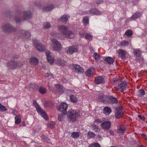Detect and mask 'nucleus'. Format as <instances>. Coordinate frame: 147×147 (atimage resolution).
<instances>
[{"mask_svg":"<svg viewBox=\"0 0 147 147\" xmlns=\"http://www.w3.org/2000/svg\"><path fill=\"white\" fill-rule=\"evenodd\" d=\"M85 74L86 76H90L92 74V72L91 69H88L85 72Z\"/></svg>","mask_w":147,"mask_h":147,"instance_id":"obj_35","label":"nucleus"},{"mask_svg":"<svg viewBox=\"0 0 147 147\" xmlns=\"http://www.w3.org/2000/svg\"><path fill=\"white\" fill-rule=\"evenodd\" d=\"M105 61L109 64H112L114 62V60L110 57H107L105 59Z\"/></svg>","mask_w":147,"mask_h":147,"instance_id":"obj_24","label":"nucleus"},{"mask_svg":"<svg viewBox=\"0 0 147 147\" xmlns=\"http://www.w3.org/2000/svg\"><path fill=\"white\" fill-rule=\"evenodd\" d=\"M52 42L53 44V49L54 51H59L61 49V45L57 40L53 39L52 40Z\"/></svg>","mask_w":147,"mask_h":147,"instance_id":"obj_6","label":"nucleus"},{"mask_svg":"<svg viewBox=\"0 0 147 147\" xmlns=\"http://www.w3.org/2000/svg\"><path fill=\"white\" fill-rule=\"evenodd\" d=\"M125 129L123 125H121L117 129V133L119 135H123L124 133Z\"/></svg>","mask_w":147,"mask_h":147,"instance_id":"obj_21","label":"nucleus"},{"mask_svg":"<svg viewBox=\"0 0 147 147\" xmlns=\"http://www.w3.org/2000/svg\"><path fill=\"white\" fill-rule=\"evenodd\" d=\"M145 94V92L142 89H140L138 90V96H144Z\"/></svg>","mask_w":147,"mask_h":147,"instance_id":"obj_33","label":"nucleus"},{"mask_svg":"<svg viewBox=\"0 0 147 147\" xmlns=\"http://www.w3.org/2000/svg\"><path fill=\"white\" fill-rule=\"evenodd\" d=\"M142 137H143L145 138H146V136L145 134H142Z\"/></svg>","mask_w":147,"mask_h":147,"instance_id":"obj_57","label":"nucleus"},{"mask_svg":"<svg viewBox=\"0 0 147 147\" xmlns=\"http://www.w3.org/2000/svg\"><path fill=\"white\" fill-rule=\"evenodd\" d=\"M15 20H16V22L17 23H19L21 21L20 19L19 18H18V17L16 18Z\"/></svg>","mask_w":147,"mask_h":147,"instance_id":"obj_54","label":"nucleus"},{"mask_svg":"<svg viewBox=\"0 0 147 147\" xmlns=\"http://www.w3.org/2000/svg\"><path fill=\"white\" fill-rule=\"evenodd\" d=\"M46 76L49 77L50 78H53L54 77L53 76V74L50 73H47L46 75Z\"/></svg>","mask_w":147,"mask_h":147,"instance_id":"obj_51","label":"nucleus"},{"mask_svg":"<svg viewBox=\"0 0 147 147\" xmlns=\"http://www.w3.org/2000/svg\"><path fill=\"white\" fill-rule=\"evenodd\" d=\"M102 121L98 119H96L94 121L95 123H100Z\"/></svg>","mask_w":147,"mask_h":147,"instance_id":"obj_52","label":"nucleus"},{"mask_svg":"<svg viewBox=\"0 0 147 147\" xmlns=\"http://www.w3.org/2000/svg\"><path fill=\"white\" fill-rule=\"evenodd\" d=\"M71 67L72 69H74L76 72L78 74L82 73L84 71V69L78 65L73 64L71 66Z\"/></svg>","mask_w":147,"mask_h":147,"instance_id":"obj_9","label":"nucleus"},{"mask_svg":"<svg viewBox=\"0 0 147 147\" xmlns=\"http://www.w3.org/2000/svg\"><path fill=\"white\" fill-rule=\"evenodd\" d=\"M110 134L111 135H113V131H110Z\"/></svg>","mask_w":147,"mask_h":147,"instance_id":"obj_58","label":"nucleus"},{"mask_svg":"<svg viewBox=\"0 0 147 147\" xmlns=\"http://www.w3.org/2000/svg\"><path fill=\"white\" fill-rule=\"evenodd\" d=\"M134 54L137 57H140L141 55V53L139 49H135L133 51Z\"/></svg>","mask_w":147,"mask_h":147,"instance_id":"obj_30","label":"nucleus"},{"mask_svg":"<svg viewBox=\"0 0 147 147\" xmlns=\"http://www.w3.org/2000/svg\"><path fill=\"white\" fill-rule=\"evenodd\" d=\"M111 108L108 107H105L104 109V113L106 115H108L111 113Z\"/></svg>","mask_w":147,"mask_h":147,"instance_id":"obj_26","label":"nucleus"},{"mask_svg":"<svg viewBox=\"0 0 147 147\" xmlns=\"http://www.w3.org/2000/svg\"><path fill=\"white\" fill-rule=\"evenodd\" d=\"M98 137L99 138H101V136L100 135H98Z\"/></svg>","mask_w":147,"mask_h":147,"instance_id":"obj_61","label":"nucleus"},{"mask_svg":"<svg viewBox=\"0 0 147 147\" xmlns=\"http://www.w3.org/2000/svg\"><path fill=\"white\" fill-rule=\"evenodd\" d=\"M24 63L23 62H17L13 61L7 63V65L9 66L10 68L14 69L17 68L21 66V65H23Z\"/></svg>","mask_w":147,"mask_h":147,"instance_id":"obj_5","label":"nucleus"},{"mask_svg":"<svg viewBox=\"0 0 147 147\" xmlns=\"http://www.w3.org/2000/svg\"><path fill=\"white\" fill-rule=\"evenodd\" d=\"M32 13L29 11H25L22 13V18L24 20H26L30 18L31 17Z\"/></svg>","mask_w":147,"mask_h":147,"instance_id":"obj_14","label":"nucleus"},{"mask_svg":"<svg viewBox=\"0 0 147 147\" xmlns=\"http://www.w3.org/2000/svg\"><path fill=\"white\" fill-rule=\"evenodd\" d=\"M80 35L81 36L84 35V34H82L81 33H80Z\"/></svg>","mask_w":147,"mask_h":147,"instance_id":"obj_62","label":"nucleus"},{"mask_svg":"<svg viewBox=\"0 0 147 147\" xmlns=\"http://www.w3.org/2000/svg\"><path fill=\"white\" fill-rule=\"evenodd\" d=\"M94 11H95V12L93 13L94 15H100L102 14V13L100 11H99L96 9L94 10Z\"/></svg>","mask_w":147,"mask_h":147,"instance_id":"obj_47","label":"nucleus"},{"mask_svg":"<svg viewBox=\"0 0 147 147\" xmlns=\"http://www.w3.org/2000/svg\"><path fill=\"white\" fill-rule=\"evenodd\" d=\"M105 96L101 95L99 96V97L98 98V99L100 101H104L105 100Z\"/></svg>","mask_w":147,"mask_h":147,"instance_id":"obj_45","label":"nucleus"},{"mask_svg":"<svg viewBox=\"0 0 147 147\" xmlns=\"http://www.w3.org/2000/svg\"><path fill=\"white\" fill-rule=\"evenodd\" d=\"M12 113L13 115H15L17 113V112L15 110H13Z\"/></svg>","mask_w":147,"mask_h":147,"instance_id":"obj_56","label":"nucleus"},{"mask_svg":"<svg viewBox=\"0 0 147 147\" xmlns=\"http://www.w3.org/2000/svg\"><path fill=\"white\" fill-rule=\"evenodd\" d=\"M101 127L104 129H109L111 126V123L109 121H106L103 122L101 124Z\"/></svg>","mask_w":147,"mask_h":147,"instance_id":"obj_16","label":"nucleus"},{"mask_svg":"<svg viewBox=\"0 0 147 147\" xmlns=\"http://www.w3.org/2000/svg\"><path fill=\"white\" fill-rule=\"evenodd\" d=\"M95 82L98 84H102L105 83V80L102 76H99L95 78Z\"/></svg>","mask_w":147,"mask_h":147,"instance_id":"obj_17","label":"nucleus"},{"mask_svg":"<svg viewBox=\"0 0 147 147\" xmlns=\"http://www.w3.org/2000/svg\"><path fill=\"white\" fill-rule=\"evenodd\" d=\"M55 63L57 64L63 66L65 63V61L62 60L61 58H58L57 60L56 61Z\"/></svg>","mask_w":147,"mask_h":147,"instance_id":"obj_28","label":"nucleus"},{"mask_svg":"<svg viewBox=\"0 0 147 147\" xmlns=\"http://www.w3.org/2000/svg\"><path fill=\"white\" fill-rule=\"evenodd\" d=\"M127 86V84L126 82H123L117 85V89L120 91H123L126 89Z\"/></svg>","mask_w":147,"mask_h":147,"instance_id":"obj_11","label":"nucleus"},{"mask_svg":"<svg viewBox=\"0 0 147 147\" xmlns=\"http://www.w3.org/2000/svg\"><path fill=\"white\" fill-rule=\"evenodd\" d=\"M30 61L31 64L34 65H36L38 63V59L34 57L30 58Z\"/></svg>","mask_w":147,"mask_h":147,"instance_id":"obj_23","label":"nucleus"},{"mask_svg":"<svg viewBox=\"0 0 147 147\" xmlns=\"http://www.w3.org/2000/svg\"><path fill=\"white\" fill-rule=\"evenodd\" d=\"M33 43L38 51L42 52L46 50L45 46L42 43L38 42V40L37 39H33Z\"/></svg>","mask_w":147,"mask_h":147,"instance_id":"obj_4","label":"nucleus"},{"mask_svg":"<svg viewBox=\"0 0 147 147\" xmlns=\"http://www.w3.org/2000/svg\"><path fill=\"white\" fill-rule=\"evenodd\" d=\"M2 29L4 31L9 32L14 31L16 30V28L9 24H7L3 26L2 27Z\"/></svg>","mask_w":147,"mask_h":147,"instance_id":"obj_10","label":"nucleus"},{"mask_svg":"<svg viewBox=\"0 0 147 147\" xmlns=\"http://www.w3.org/2000/svg\"><path fill=\"white\" fill-rule=\"evenodd\" d=\"M138 147H143V146H140Z\"/></svg>","mask_w":147,"mask_h":147,"instance_id":"obj_63","label":"nucleus"},{"mask_svg":"<svg viewBox=\"0 0 147 147\" xmlns=\"http://www.w3.org/2000/svg\"><path fill=\"white\" fill-rule=\"evenodd\" d=\"M92 129L93 130H95V131L98 132L99 131V129L98 127L96 125H92Z\"/></svg>","mask_w":147,"mask_h":147,"instance_id":"obj_42","label":"nucleus"},{"mask_svg":"<svg viewBox=\"0 0 147 147\" xmlns=\"http://www.w3.org/2000/svg\"><path fill=\"white\" fill-rule=\"evenodd\" d=\"M44 26L45 28L47 29L51 28V26L49 23L46 22L45 23Z\"/></svg>","mask_w":147,"mask_h":147,"instance_id":"obj_46","label":"nucleus"},{"mask_svg":"<svg viewBox=\"0 0 147 147\" xmlns=\"http://www.w3.org/2000/svg\"><path fill=\"white\" fill-rule=\"evenodd\" d=\"M55 124L54 122H52L51 123H50L49 125V127L52 128L53 127Z\"/></svg>","mask_w":147,"mask_h":147,"instance_id":"obj_50","label":"nucleus"},{"mask_svg":"<svg viewBox=\"0 0 147 147\" xmlns=\"http://www.w3.org/2000/svg\"><path fill=\"white\" fill-rule=\"evenodd\" d=\"M48 86H49V89H50V90H52V89H51V88H50V86H49V85H48Z\"/></svg>","mask_w":147,"mask_h":147,"instance_id":"obj_60","label":"nucleus"},{"mask_svg":"<svg viewBox=\"0 0 147 147\" xmlns=\"http://www.w3.org/2000/svg\"><path fill=\"white\" fill-rule=\"evenodd\" d=\"M101 56L97 53H95L93 55V57L96 60H97L99 58H100Z\"/></svg>","mask_w":147,"mask_h":147,"instance_id":"obj_39","label":"nucleus"},{"mask_svg":"<svg viewBox=\"0 0 147 147\" xmlns=\"http://www.w3.org/2000/svg\"><path fill=\"white\" fill-rule=\"evenodd\" d=\"M54 8V5L53 4H51L42 7V10L44 11H51Z\"/></svg>","mask_w":147,"mask_h":147,"instance_id":"obj_19","label":"nucleus"},{"mask_svg":"<svg viewBox=\"0 0 147 147\" xmlns=\"http://www.w3.org/2000/svg\"><path fill=\"white\" fill-rule=\"evenodd\" d=\"M115 115L117 119H119L123 114L122 108L121 106H119L115 109Z\"/></svg>","mask_w":147,"mask_h":147,"instance_id":"obj_8","label":"nucleus"},{"mask_svg":"<svg viewBox=\"0 0 147 147\" xmlns=\"http://www.w3.org/2000/svg\"><path fill=\"white\" fill-rule=\"evenodd\" d=\"M39 90L40 92L42 94H45L46 92V90L45 88L42 87H40L39 88Z\"/></svg>","mask_w":147,"mask_h":147,"instance_id":"obj_43","label":"nucleus"},{"mask_svg":"<svg viewBox=\"0 0 147 147\" xmlns=\"http://www.w3.org/2000/svg\"><path fill=\"white\" fill-rule=\"evenodd\" d=\"M23 125L24 126L25 125V124L24 123H23Z\"/></svg>","mask_w":147,"mask_h":147,"instance_id":"obj_64","label":"nucleus"},{"mask_svg":"<svg viewBox=\"0 0 147 147\" xmlns=\"http://www.w3.org/2000/svg\"><path fill=\"white\" fill-rule=\"evenodd\" d=\"M85 37L86 39L89 40H91L92 38V35L89 34H86Z\"/></svg>","mask_w":147,"mask_h":147,"instance_id":"obj_38","label":"nucleus"},{"mask_svg":"<svg viewBox=\"0 0 147 147\" xmlns=\"http://www.w3.org/2000/svg\"><path fill=\"white\" fill-rule=\"evenodd\" d=\"M118 52L119 55L122 58H124L126 52L124 50L122 49H119L118 50Z\"/></svg>","mask_w":147,"mask_h":147,"instance_id":"obj_29","label":"nucleus"},{"mask_svg":"<svg viewBox=\"0 0 147 147\" xmlns=\"http://www.w3.org/2000/svg\"><path fill=\"white\" fill-rule=\"evenodd\" d=\"M15 123L16 124H19L21 122V117L20 115H16L15 118Z\"/></svg>","mask_w":147,"mask_h":147,"instance_id":"obj_32","label":"nucleus"},{"mask_svg":"<svg viewBox=\"0 0 147 147\" xmlns=\"http://www.w3.org/2000/svg\"><path fill=\"white\" fill-rule=\"evenodd\" d=\"M7 110V109L4 106L1 105L0 103V111L1 112H4Z\"/></svg>","mask_w":147,"mask_h":147,"instance_id":"obj_40","label":"nucleus"},{"mask_svg":"<svg viewBox=\"0 0 147 147\" xmlns=\"http://www.w3.org/2000/svg\"><path fill=\"white\" fill-rule=\"evenodd\" d=\"M70 101L73 103H76L78 100V98L76 96L72 95L70 96Z\"/></svg>","mask_w":147,"mask_h":147,"instance_id":"obj_27","label":"nucleus"},{"mask_svg":"<svg viewBox=\"0 0 147 147\" xmlns=\"http://www.w3.org/2000/svg\"><path fill=\"white\" fill-rule=\"evenodd\" d=\"M70 17V16L69 15H64L61 18H59V20L63 23L66 22Z\"/></svg>","mask_w":147,"mask_h":147,"instance_id":"obj_22","label":"nucleus"},{"mask_svg":"<svg viewBox=\"0 0 147 147\" xmlns=\"http://www.w3.org/2000/svg\"><path fill=\"white\" fill-rule=\"evenodd\" d=\"M133 34L132 31L131 30H127L125 33V34L127 36H131Z\"/></svg>","mask_w":147,"mask_h":147,"instance_id":"obj_41","label":"nucleus"},{"mask_svg":"<svg viewBox=\"0 0 147 147\" xmlns=\"http://www.w3.org/2000/svg\"><path fill=\"white\" fill-rule=\"evenodd\" d=\"M67 116L68 119L70 122H73L80 116V114L78 111L71 109L68 111Z\"/></svg>","mask_w":147,"mask_h":147,"instance_id":"obj_2","label":"nucleus"},{"mask_svg":"<svg viewBox=\"0 0 147 147\" xmlns=\"http://www.w3.org/2000/svg\"><path fill=\"white\" fill-rule=\"evenodd\" d=\"M79 134L76 131L72 132L71 134V136L74 139L78 138L79 137Z\"/></svg>","mask_w":147,"mask_h":147,"instance_id":"obj_31","label":"nucleus"},{"mask_svg":"<svg viewBox=\"0 0 147 147\" xmlns=\"http://www.w3.org/2000/svg\"><path fill=\"white\" fill-rule=\"evenodd\" d=\"M57 93L59 94H62L64 91V88L59 84H55Z\"/></svg>","mask_w":147,"mask_h":147,"instance_id":"obj_18","label":"nucleus"},{"mask_svg":"<svg viewBox=\"0 0 147 147\" xmlns=\"http://www.w3.org/2000/svg\"><path fill=\"white\" fill-rule=\"evenodd\" d=\"M109 104H113L117 103V100L116 98L112 96L110 97L109 100Z\"/></svg>","mask_w":147,"mask_h":147,"instance_id":"obj_25","label":"nucleus"},{"mask_svg":"<svg viewBox=\"0 0 147 147\" xmlns=\"http://www.w3.org/2000/svg\"><path fill=\"white\" fill-rule=\"evenodd\" d=\"M129 44V42L127 41H123L121 42L119 45L123 47L127 46Z\"/></svg>","mask_w":147,"mask_h":147,"instance_id":"obj_36","label":"nucleus"},{"mask_svg":"<svg viewBox=\"0 0 147 147\" xmlns=\"http://www.w3.org/2000/svg\"><path fill=\"white\" fill-rule=\"evenodd\" d=\"M33 102L38 113L46 120H48V117L47 114L44 111L41 109V107L37 102L35 100H34Z\"/></svg>","mask_w":147,"mask_h":147,"instance_id":"obj_3","label":"nucleus"},{"mask_svg":"<svg viewBox=\"0 0 147 147\" xmlns=\"http://www.w3.org/2000/svg\"><path fill=\"white\" fill-rule=\"evenodd\" d=\"M78 49V47L76 46H71L67 50L66 53L67 54L71 55L74 53L77 52Z\"/></svg>","mask_w":147,"mask_h":147,"instance_id":"obj_12","label":"nucleus"},{"mask_svg":"<svg viewBox=\"0 0 147 147\" xmlns=\"http://www.w3.org/2000/svg\"><path fill=\"white\" fill-rule=\"evenodd\" d=\"M113 81L115 84H117V83H119V82L118 81V80L117 78H115L113 79Z\"/></svg>","mask_w":147,"mask_h":147,"instance_id":"obj_53","label":"nucleus"},{"mask_svg":"<svg viewBox=\"0 0 147 147\" xmlns=\"http://www.w3.org/2000/svg\"><path fill=\"white\" fill-rule=\"evenodd\" d=\"M142 15V13L140 12H136L129 19V21L132 20H135L140 17Z\"/></svg>","mask_w":147,"mask_h":147,"instance_id":"obj_20","label":"nucleus"},{"mask_svg":"<svg viewBox=\"0 0 147 147\" xmlns=\"http://www.w3.org/2000/svg\"><path fill=\"white\" fill-rule=\"evenodd\" d=\"M94 9H92L90 10L89 11H88L87 12H86L85 14H92L93 15H94V13H93L95 12V11L94 10Z\"/></svg>","mask_w":147,"mask_h":147,"instance_id":"obj_49","label":"nucleus"},{"mask_svg":"<svg viewBox=\"0 0 147 147\" xmlns=\"http://www.w3.org/2000/svg\"><path fill=\"white\" fill-rule=\"evenodd\" d=\"M35 86L36 89H37L38 88V86L37 85H36Z\"/></svg>","mask_w":147,"mask_h":147,"instance_id":"obj_59","label":"nucleus"},{"mask_svg":"<svg viewBox=\"0 0 147 147\" xmlns=\"http://www.w3.org/2000/svg\"><path fill=\"white\" fill-rule=\"evenodd\" d=\"M68 107V105L66 102H62L60 106L58 108L61 112L63 113L64 115H65L66 114V112Z\"/></svg>","mask_w":147,"mask_h":147,"instance_id":"obj_7","label":"nucleus"},{"mask_svg":"<svg viewBox=\"0 0 147 147\" xmlns=\"http://www.w3.org/2000/svg\"><path fill=\"white\" fill-rule=\"evenodd\" d=\"M138 117L142 120H144L145 118L144 116H142L141 115H140L138 116Z\"/></svg>","mask_w":147,"mask_h":147,"instance_id":"obj_55","label":"nucleus"},{"mask_svg":"<svg viewBox=\"0 0 147 147\" xmlns=\"http://www.w3.org/2000/svg\"><path fill=\"white\" fill-rule=\"evenodd\" d=\"M58 30L62 32L63 36L55 32H53L52 33L53 35L57 39L62 40L64 39L65 37L72 38L75 36L74 33L71 31H68L67 27L65 26H59L58 28Z\"/></svg>","mask_w":147,"mask_h":147,"instance_id":"obj_1","label":"nucleus"},{"mask_svg":"<svg viewBox=\"0 0 147 147\" xmlns=\"http://www.w3.org/2000/svg\"><path fill=\"white\" fill-rule=\"evenodd\" d=\"M19 34L21 37H25L26 38H29L31 36V34L29 32L24 30H20Z\"/></svg>","mask_w":147,"mask_h":147,"instance_id":"obj_13","label":"nucleus"},{"mask_svg":"<svg viewBox=\"0 0 147 147\" xmlns=\"http://www.w3.org/2000/svg\"><path fill=\"white\" fill-rule=\"evenodd\" d=\"M83 21L84 26H86L89 24L88 19L87 17L84 18Z\"/></svg>","mask_w":147,"mask_h":147,"instance_id":"obj_34","label":"nucleus"},{"mask_svg":"<svg viewBox=\"0 0 147 147\" xmlns=\"http://www.w3.org/2000/svg\"><path fill=\"white\" fill-rule=\"evenodd\" d=\"M45 53L47 56L48 62L51 64L52 65L54 62V58L51 56L50 51H46Z\"/></svg>","mask_w":147,"mask_h":147,"instance_id":"obj_15","label":"nucleus"},{"mask_svg":"<svg viewBox=\"0 0 147 147\" xmlns=\"http://www.w3.org/2000/svg\"><path fill=\"white\" fill-rule=\"evenodd\" d=\"M89 147H100V145L98 143L91 144L89 145Z\"/></svg>","mask_w":147,"mask_h":147,"instance_id":"obj_44","label":"nucleus"},{"mask_svg":"<svg viewBox=\"0 0 147 147\" xmlns=\"http://www.w3.org/2000/svg\"><path fill=\"white\" fill-rule=\"evenodd\" d=\"M65 115H63V113H62V114L59 115L58 118V120L60 121H62L63 118V116Z\"/></svg>","mask_w":147,"mask_h":147,"instance_id":"obj_48","label":"nucleus"},{"mask_svg":"<svg viewBox=\"0 0 147 147\" xmlns=\"http://www.w3.org/2000/svg\"><path fill=\"white\" fill-rule=\"evenodd\" d=\"M95 136L94 134L92 132L89 131L88 132L87 137L88 138H90L94 137Z\"/></svg>","mask_w":147,"mask_h":147,"instance_id":"obj_37","label":"nucleus"}]
</instances>
